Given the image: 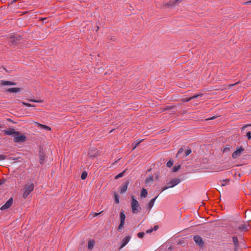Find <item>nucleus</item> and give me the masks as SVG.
Masks as SVG:
<instances>
[{
    "label": "nucleus",
    "instance_id": "obj_25",
    "mask_svg": "<svg viewBox=\"0 0 251 251\" xmlns=\"http://www.w3.org/2000/svg\"><path fill=\"white\" fill-rule=\"evenodd\" d=\"M159 228L158 226L155 225L154 226L153 228H151V229H148L146 230L147 233H151L153 231L157 230Z\"/></svg>",
    "mask_w": 251,
    "mask_h": 251
},
{
    "label": "nucleus",
    "instance_id": "obj_5",
    "mask_svg": "<svg viewBox=\"0 0 251 251\" xmlns=\"http://www.w3.org/2000/svg\"><path fill=\"white\" fill-rule=\"evenodd\" d=\"M22 39V36L19 34H16L10 37V42L11 45L15 46L19 44Z\"/></svg>",
    "mask_w": 251,
    "mask_h": 251
},
{
    "label": "nucleus",
    "instance_id": "obj_38",
    "mask_svg": "<svg viewBox=\"0 0 251 251\" xmlns=\"http://www.w3.org/2000/svg\"><path fill=\"white\" fill-rule=\"evenodd\" d=\"M191 152V149H188L186 151H185V156H186L187 155H188L189 154H190V153Z\"/></svg>",
    "mask_w": 251,
    "mask_h": 251
},
{
    "label": "nucleus",
    "instance_id": "obj_28",
    "mask_svg": "<svg viewBox=\"0 0 251 251\" xmlns=\"http://www.w3.org/2000/svg\"><path fill=\"white\" fill-rule=\"evenodd\" d=\"M114 197L115 199V202L116 203H119V196L118 194L115 193L114 194Z\"/></svg>",
    "mask_w": 251,
    "mask_h": 251
},
{
    "label": "nucleus",
    "instance_id": "obj_43",
    "mask_svg": "<svg viewBox=\"0 0 251 251\" xmlns=\"http://www.w3.org/2000/svg\"><path fill=\"white\" fill-rule=\"evenodd\" d=\"M247 136L248 139H251V131H249L247 132Z\"/></svg>",
    "mask_w": 251,
    "mask_h": 251
},
{
    "label": "nucleus",
    "instance_id": "obj_37",
    "mask_svg": "<svg viewBox=\"0 0 251 251\" xmlns=\"http://www.w3.org/2000/svg\"><path fill=\"white\" fill-rule=\"evenodd\" d=\"M192 100V99H191V97H190L186 98L183 99V101L184 102H188V101H189L190 100Z\"/></svg>",
    "mask_w": 251,
    "mask_h": 251
},
{
    "label": "nucleus",
    "instance_id": "obj_51",
    "mask_svg": "<svg viewBox=\"0 0 251 251\" xmlns=\"http://www.w3.org/2000/svg\"><path fill=\"white\" fill-rule=\"evenodd\" d=\"M221 186H225V184H224V183H222V184H221Z\"/></svg>",
    "mask_w": 251,
    "mask_h": 251
},
{
    "label": "nucleus",
    "instance_id": "obj_3",
    "mask_svg": "<svg viewBox=\"0 0 251 251\" xmlns=\"http://www.w3.org/2000/svg\"><path fill=\"white\" fill-rule=\"evenodd\" d=\"M34 185L33 183L25 185V191L23 194V198L26 199L29 194L34 190Z\"/></svg>",
    "mask_w": 251,
    "mask_h": 251
},
{
    "label": "nucleus",
    "instance_id": "obj_8",
    "mask_svg": "<svg viewBox=\"0 0 251 251\" xmlns=\"http://www.w3.org/2000/svg\"><path fill=\"white\" fill-rule=\"evenodd\" d=\"M99 155V151L94 148H91L89 150L88 155L91 158H94Z\"/></svg>",
    "mask_w": 251,
    "mask_h": 251
},
{
    "label": "nucleus",
    "instance_id": "obj_48",
    "mask_svg": "<svg viewBox=\"0 0 251 251\" xmlns=\"http://www.w3.org/2000/svg\"><path fill=\"white\" fill-rule=\"evenodd\" d=\"M155 178H156V179H158L159 174H158V173H156V174H155Z\"/></svg>",
    "mask_w": 251,
    "mask_h": 251
},
{
    "label": "nucleus",
    "instance_id": "obj_44",
    "mask_svg": "<svg viewBox=\"0 0 251 251\" xmlns=\"http://www.w3.org/2000/svg\"><path fill=\"white\" fill-rule=\"evenodd\" d=\"M28 100L29 101H32V102H42V100H32V99Z\"/></svg>",
    "mask_w": 251,
    "mask_h": 251
},
{
    "label": "nucleus",
    "instance_id": "obj_11",
    "mask_svg": "<svg viewBox=\"0 0 251 251\" xmlns=\"http://www.w3.org/2000/svg\"><path fill=\"white\" fill-rule=\"evenodd\" d=\"M180 182L179 178H174L167 183V186L170 188H173L177 185Z\"/></svg>",
    "mask_w": 251,
    "mask_h": 251
},
{
    "label": "nucleus",
    "instance_id": "obj_35",
    "mask_svg": "<svg viewBox=\"0 0 251 251\" xmlns=\"http://www.w3.org/2000/svg\"><path fill=\"white\" fill-rule=\"evenodd\" d=\"M145 233L144 232H140L137 233V237L139 238H142L144 237Z\"/></svg>",
    "mask_w": 251,
    "mask_h": 251
},
{
    "label": "nucleus",
    "instance_id": "obj_29",
    "mask_svg": "<svg viewBox=\"0 0 251 251\" xmlns=\"http://www.w3.org/2000/svg\"><path fill=\"white\" fill-rule=\"evenodd\" d=\"M230 151V146L227 145L223 149V152H228Z\"/></svg>",
    "mask_w": 251,
    "mask_h": 251
},
{
    "label": "nucleus",
    "instance_id": "obj_50",
    "mask_svg": "<svg viewBox=\"0 0 251 251\" xmlns=\"http://www.w3.org/2000/svg\"><path fill=\"white\" fill-rule=\"evenodd\" d=\"M214 118H215V117H213L212 118H211L209 119V120H213V119H214Z\"/></svg>",
    "mask_w": 251,
    "mask_h": 251
},
{
    "label": "nucleus",
    "instance_id": "obj_52",
    "mask_svg": "<svg viewBox=\"0 0 251 251\" xmlns=\"http://www.w3.org/2000/svg\"><path fill=\"white\" fill-rule=\"evenodd\" d=\"M8 121H11V120L10 119H8Z\"/></svg>",
    "mask_w": 251,
    "mask_h": 251
},
{
    "label": "nucleus",
    "instance_id": "obj_14",
    "mask_svg": "<svg viewBox=\"0 0 251 251\" xmlns=\"http://www.w3.org/2000/svg\"><path fill=\"white\" fill-rule=\"evenodd\" d=\"M131 237L129 235L125 236L122 241V245L120 248V249L124 247L130 241Z\"/></svg>",
    "mask_w": 251,
    "mask_h": 251
},
{
    "label": "nucleus",
    "instance_id": "obj_40",
    "mask_svg": "<svg viewBox=\"0 0 251 251\" xmlns=\"http://www.w3.org/2000/svg\"><path fill=\"white\" fill-rule=\"evenodd\" d=\"M168 188H170V187H168V186H165V187H163L161 191H160V193H162V192H163L164 191L168 189Z\"/></svg>",
    "mask_w": 251,
    "mask_h": 251
},
{
    "label": "nucleus",
    "instance_id": "obj_18",
    "mask_svg": "<svg viewBox=\"0 0 251 251\" xmlns=\"http://www.w3.org/2000/svg\"><path fill=\"white\" fill-rule=\"evenodd\" d=\"M183 0H171L168 3L169 6H174L176 4H178L182 2Z\"/></svg>",
    "mask_w": 251,
    "mask_h": 251
},
{
    "label": "nucleus",
    "instance_id": "obj_19",
    "mask_svg": "<svg viewBox=\"0 0 251 251\" xmlns=\"http://www.w3.org/2000/svg\"><path fill=\"white\" fill-rule=\"evenodd\" d=\"M21 89L19 87L8 88L6 92L9 93H18L21 91Z\"/></svg>",
    "mask_w": 251,
    "mask_h": 251
},
{
    "label": "nucleus",
    "instance_id": "obj_42",
    "mask_svg": "<svg viewBox=\"0 0 251 251\" xmlns=\"http://www.w3.org/2000/svg\"><path fill=\"white\" fill-rule=\"evenodd\" d=\"M6 159V156L3 154H0V160H3Z\"/></svg>",
    "mask_w": 251,
    "mask_h": 251
},
{
    "label": "nucleus",
    "instance_id": "obj_16",
    "mask_svg": "<svg viewBox=\"0 0 251 251\" xmlns=\"http://www.w3.org/2000/svg\"><path fill=\"white\" fill-rule=\"evenodd\" d=\"M35 125L38 127L39 128H40V129H44V130H48V131H50L51 130V128L46 125H42L39 123H38V122H36L35 123Z\"/></svg>",
    "mask_w": 251,
    "mask_h": 251
},
{
    "label": "nucleus",
    "instance_id": "obj_12",
    "mask_svg": "<svg viewBox=\"0 0 251 251\" xmlns=\"http://www.w3.org/2000/svg\"><path fill=\"white\" fill-rule=\"evenodd\" d=\"M3 132H4V134L8 135L12 134L14 135L15 134L17 135L19 134V131H16L15 129L12 128H10L8 130H4Z\"/></svg>",
    "mask_w": 251,
    "mask_h": 251
},
{
    "label": "nucleus",
    "instance_id": "obj_10",
    "mask_svg": "<svg viewBox=\"0 0 251 251\" xmlns=\"http://www.w3.org/2000/svg\"><path fill=\"white\" fill-rule=\"evenodd\" d=\"M129 184V182L128 180L126 181L124 184H122L119 188V191L120 194H123L125 193L127 189L128 185Z\"/></svg>",
    "mask_w": 251,
    "mask_h": 251
},
{
    "label": "nucleus",
    "instance_id": "obj_36",
    "mask_svg": "<svg viewBox=\"0 0 251 251\" xmlns=\"http://www.w3.org/2000/svg\"><path fill=\"white\" fill-rule=\"evenodd\" d=\"M202 95H203V94H199H199H196V95H194L193 96L191 97V99L193 100V99L197 98L199 96L201 97Z\"/></svg>",
    "mask_w": 251,
    "mask_h": 251
},
{
    "label": "nucleus",
    "instance_id": "obj_13",
    "mask_svg": "<svg viewBox=\"0 0 251 251\" xmlns=\"http://www.w3.org/2000/svg\"><path fill=\"white\" fill-rule=\"evenodd\" d=\"M232 242L234 245V251H238L239 247V240L237 236L232 237Z\"/></svg>",
    "mask_w": 251,
    "mask_h": 251
},
{
    "label": "nucleus",
    "instance_id": "obj_9",
    "mask_svg": "<svg viewBox=\"0 0 251 251\" xmlns=\"http://www.w3.org/2000/svg\"><path fill=\"white\" fill-rule=\"evenodd\" d=\"M13 198H10L6 201V202L0 208V209L1 210H3L5 209H8L12 205V204L13 203Z\"/></svg>",
    "mask_w": 251,
    "mask_h": 251
},
{
    "label": "nucleus",
    "instance_id": "obj_7",
    "mask_svg": "<svg viewBox=\"0 0 251 251\" xmlns=\"http://www.w3.org/2000/svg\"><path fill=\"white\" fill-rule=\"evenodd\" d=\"M193 239L196 244L200 247H202L204 245V242L202 238L199 235H195L193 237Z\"/></svg>",
    "mask_w": 251,
    "mask_h": 251
},
{
    "label": "nucleus",
    "instance_id": "obj_21",
    "mask_svg": "<svg viewBox=\"0 0 251 251\" xmlns=\"http://www.w3.org/2000/svg\"><path fill=\"white\" fill-rule=\"evenodd\" d=\"M95 242L94 240H90L88 242V249L90 250H92L94 246Z\"/></svg>",
    "mask_w": 251,
    "mask_h": 251
},
{
    "label": "nucleus",
    "instance_id": "obj_1",
    "mask_svg": "<svg viewBox=\"0 0 251 251\" xmlns=\"http://www.w3.org/2000/svg\"><path fill=\"white\" fill-rule=\"evenodd\" d=\"M131 206L132 208V212L134 214L137 213L141 210V208L134 196L132 195L131 196Z\"/></svg>",
    "mask_w": 251,
    "mask_h": 251
},
{
    "label": "nucleus",
    "instance_id": "obj_53",
    "mask_svg": "<svg viewBox=\"0 0 251 251\" xmlns=\"http://www.w3.org/2000/svg\"><path fill=\"white\" fill-rule=\"evenodd\" d=\"M250 126H251V124L250 125Z\"/></svg>",
    "mask_w": 251,
    "mask_h": 251
},
{
    "label": "nucleus",
    "instance_id": "obj_22",
    "mask_svg": "<svg viewBox=\"0 0 251 251\" xmlns=\"http://www.w3.org/2000/svg\"><path fill=\"white\" fill-rule=\"evenodd\" d=\"M153 181V176L152 175H149L147 176V177L145 179L146 184H148L150 183V182L152 183Z\"/></svg>",
    "mask_w": 251,
    "mask_h": 251
},
{
    "label": "nucleus",
    "instance_id": "obj_47",
    "mask_svg": "<svg viewBox=\"0 0 251 251\" xmlns=\"http://www.w3.org/2000/svg\"><path fill=\"white\" fill-rule=\"evenodd\" d=\"M250 3H251V0H250V1H247V2L244 3V4H246V5H248V4H249Z\"/></svg>",
    "mask_w": 251,
    "mask_h": 251
},
{
    "label": "nucleus",
    "instance_id": "obj_49",
    "mask_svg": "<svg viewBox=\"0 0 251 251\" xmlns=\"http://www.w3.org/2000/svg\"><path fill=\"white\" fill-rule=\"evenodd\" d=\"M223 181H224V182H228V181H229V179H224V180H223Z\"/></svg>",
    "mask_w": 251,
    "mask_h": 251
},
{
    "label": "nucleus",
    "instance_id": "obj_23",
    "mask_svg": "<svg viewBox=\"0 0 251 251\" xmlns=\"http://www.w3.org/2000/svg\"><path fill=\"white\" fill-rule=\"evenodd\" d=\"M158 196L155 197V198H154L153 199H151L150 202H149V203L148 204V207L149 209H151L152 206H153L154 205V203L155 202V200L156 199V198H157Z\"/></svg>",
    "mask_w": 251,
    "mask_h": 251
},
{
    "label": "nucleus",
    "instance_id": "obj_27",
    "mask_svg": "<svg viewBox=\"0 0 251 251\" xmlns=\"http://www.w3.org/2000/svg\"><path fill=\"white\" fill-rule=\"evenodd\" d=\"M126 171V170L123 171V172H122L121 173H120V174H119L118 175L116 176H115V179H118L119 178L123 177L124 176Z\"/></svg>",
    "mask_w": 251,
    "mask_h": 251
},
{
    "label": "nucleus",
    "instance_id": "obj_2",
    "mask_svg": "<svg viewBox=\"0 0 251 251\" xmlns=\"http://www.w3.org/2000/svg\"><path fill=\"white\" fill-rule=\"evenodd\" d=\"M120 224L118 227V230L120 231H121L124 226V224L125 223V219H126V215L125 214V211L123 209H121L120 212Z\"/></svg>",
    "mask_w": 251,
    "mask_h": 251
},
{
    "label": "nucleus",
    "instance_id": "obj_46",
    "mask_svg": "<svg viewBox=\"0 0 251 251\" xmlns=\"http://www.w3.org/2000/svg\"><path fill=\"white\" fill-rule=\"evenodd\" d=\"M102 212V211H101V212H99V213H95L94 214V216L93 217H96L100 214Z\"/></svg>",
    "mask_w": 251,
    "mask_h": 251
},
{
    "label": "nucleus",
    "instance_id": "obj_6",
    "mask_svg": "<svg viewBox=\"0 0 251 251\" xmlns=\"http://www.w3.org/2000/svg\"><path fill=\"white\" fill-rule=\"evenodd\" d=\"M245 151V148L243 146L237 147L236 151L232 154V157L233 159H236L239 157Z\"/></svg>",
    "mask_w": 251,
    "mask_h": 251
},
{
    "label": "nucleus",
    "instance_id": "obj_41",
    "mask_svg": "<svg viewBox=\"0 0 251 251\" xmlns=\"http://www.w3.org/2000/svg\"><path fill=\"white\" fill-rule=\"evenodd\" d=\"M239 83H240V82H239V81H238V82H236V83H234V84H229V85H228V88H231V87H233V86H235V85H237L238 84H239Z\"/></svg>",
    "mask_w": 251,
    "mask_h": 251
},
{
    "label": "nucleus",
    "instance_id": "obj_30",
    "mask_svg": "<svg viewBox=\"0 0 251 251\" xmlns=\"http://www.w3.org/2000/svg\"><path fill=\"white\" fill-rule=\"evenodd\" d=\"M174 106H171V105H168L165 106L163 109H162V111H168L169 110H171L174 108Z\"/></svg>",
    "mask_w": 251,
    "mask_h": 251
},
{
    "label": "nucleus",
    "instance_id": "obj_17",
    "mask_svg": "<svg viewBox=\"0 0 251 251\" xmlns=\"http://www.w3.org/2000/svg\"><path fill=\"white\" fill-rule=\"evenodd\" d=\"M46 160V154L41 151H39V162L41 164H44Z\"/></svg>",
    "mask_w": 251,
    "mask_h": 251
},
{
    "label": "nucleus",
    "instance_id": "obj_20",
    "mask_svg": "<svg viewBox=\"0 0 251 251\" xmlns=\"http://www.w3.org/2000/svg\"><path fill=\"white\" fill-rule=\"evenodd\" d=\"M1 84L2 85H16V83L13 81L2 80Z\"/></svg>",
    "mask_w": 251,
    "mask_h": 251
},
{
    "label": "nucleus",
    "instance_id": "obj_31",
    "mask_svg": "<svg viewBox=\"0 0 251 251\" xmlns=\"http://www.w3.org/2000/svg\"><path fill=\"white\" fill-rule=\"evenodd\" d=\"M87 176V173L86 171H84L82 173L81 175V178L82 180L85 179Z\"/></svg>",
    "mask_w": 251,
    "mask_h": 251
},
{
    "label": "nucleus",
    "instance_id": "obj_15",
    "mask_svg": "<svg viewBox=\"0 0 251 251\" xmlns=\"http://www.w3.org/2000/svg\"><path fill=\"white\" fill-rule=\"evenodd\" d=\"M250 225L249 224H242L238 227V229L242 231H247L249 230Z\"/></svg>",
    "mask_w": 251,
    "mask_h": 251
},
{
    "label": "nucleus",
    "instance_id": "obj_33",
    "mask_svg": "<svg viewBox=\"0 0 251 251\" xmlns=\"http://www.w3.org/2000/svg\"><path fill=\"white\" fill-rule=\"evenodd\" d=\"M173 161L170 160L167 162L166 166L167 167L170 168L173 166Z\"/></svg>",
    "mask_w": 251,
    "mask_h": 251
},
{
    "label": "nucleus",
    "instance_id": "obj_32",
    "mask_svg": "<svg viewBox=\"0 0 251 251\" xmlns=\"http://www.w3.org/2000/svg\"><path fill=\"white\" fill-rule=\"evenodd\" d=\"M180 168V165H178L177 166H174L173 169H172V170H173V172H177L179 169Z\"/></svg>",
    "mask_w": 251,
    "mask_h": 251
},
{
    "label": "nucleus",
    "instance_id": "obj_45",
    "mask_svg": "<svg viewBox=\"0 0 251 251\" xmlns=\"http://www.w3.org/2000/svg\"><path fill=\"white\" fill-rule=\"evenodd\" d=\"M5 182V180L4 179H0V185L4 184Z\"/></svg>",
    "mask_w": 251,
    "mask_h": 251
},
{
    "label": "nucleus",
    "instance_id": "obj_39",
    "mask_svg": "<svg viewBox=\"0 0 251 251\" xmlns=\"http://www.w3.org/2000/svg\"><path fill=\"white\" fill-rule=\"evenodd\" d=\"M184 151V149L182 147L180 148L178 151V152H177V155H178L179 154H180L181 153H182Z\"/></svg>",
    "mask_w": 251,
    "mask_h": 251
},
{
    "label": "nucleus",
    "instance_id": "obj_34",
    "mask_svg": "<svg viewBox=\"0 0 251 251\" xmlns=\"http://www.w3.org/2000/svg\"><path fill=\"white\" fill-rule=\"evenodd\" d=\"M21 102L24 105L26 106H28V107H34L35 106V105H34L28 103H26L25 102L21 101Z\"/></svg>",
    "mask_w": 251,
    "mask_h": 251
},
{
    "label": "nucleus",
    "instance_id": "obj_4",
    "mask_svg": "<svg viewBox=\"0 0 251 251\" xmlns=\"http://www.w3.org/2000/svg\"><path fill=\"white\" fill-rule=\"evenodd\" d=\"M26 138V137L25 134H21L19 132V134H17V135L15 134L14 135L13 141H14V142L17 143H23V142H24L25 141Z\"/></svg>",
    "mask_w": 251,
    "mask_h": 251
},
{
    "label": "nucleus",
    "instance_id": "obj_26",
    "mask_svg": "<svg viewBox=\"0 0 251 251\" xmlns=\"http://www.w3.org/2000/svg\"><path fill=\"white\" fill-rule=\"evenodd\" d=\"M148 192L146 189H142L141 192V197L142 198H146L147 197Z\"/></svg>",
    "mask_w": 251,
    "mask_h": 251
},
{
    "label": "nucleus",
    "instance_id": "obj_24",
    "mask_svg": "<svg viewBox=\"0 0 251 251\" xmlns=\"http://www.w3.org/2000/svg\"><path fill=\"white\" fill-rule=\"evenodd\" d=\"M143 140H136L135 142L132 143L131 146L133 148V150H134L139 144L142 142Z\"/></svg>",
    "mask_w": 251,
    "mask_h": 251
}]
</instances>
